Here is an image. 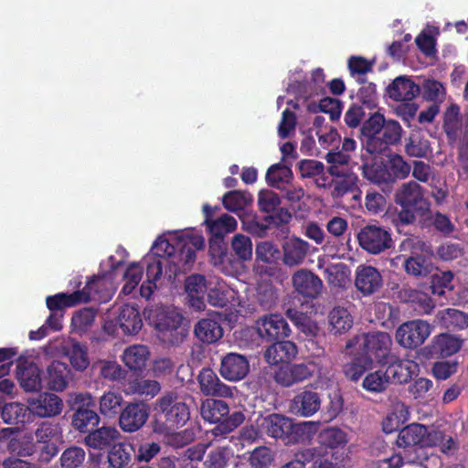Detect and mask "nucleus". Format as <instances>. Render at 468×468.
Listing matches in <instances>:
<instances>
[{"instance_id":"nucleus-1","label":"nucleus","mask_w":468,"mask_h":468,"mask_svg":"<svg viewBox=\"0 0 468 468\" xmlns=\"http://www.w3.org/2000/svg\"><path fill=\"white\" fill-rule=\"evenodd\" d=\"M394 201L400 207L398 220L401 225H411L417 218L420 228L429 224L431 202L424 197L423 187L417 182L403 183L396 191Z\"/></svg>"},{"instance_id":"nucleus-2","label":"nucleus","mask_w":468,"mask_h":468,"mask_svg":"<svg viewBox=\"0 0 468 468\" xmlns=\"http://www.w3.org/2000/svg\"><path fill=\"white\" fill-rule=\"evenodd\" d=\"M149 319L158 332L160 340L170 346H178L186 338L189 325L183 314L173 307H159Z\"/></svg>"},{"instance_id":"nucleus-3","label":"nucleus","mask_w":468,"mask_h":468,"mask_svg":"<svg viewBox=\"0 0 468 468\" xmlns=\"http://www.w3.org/2000/svg\"><path fill=\"white\" fill-rule=\"evenodd\" d=\"M191 395L181 396L176 390L165 391L155 401V410L163 425L167 430L185 426L190 420V407L187 400Z\"/></svg>"},{"instance_id":"nucleus-4","label":"nucleus","mask_w":468,"mask_h":468,"mask_svg":"<svg viewBox=\"0 0 468 468\" xmlns=\"http://www.w3.org/2000/svg\"><path fill=\"white\" fill-rule=\"evenodd\" d=\"M200 414L205 421L217 424L212 429V434L216 437L230 433L245 420L241 411H234L229 414V404L224 400L215 399H207L202 401Z\"/></svg>"},{"instance_id":"nucleus-5","label":"nucleus","mask_w":468,"mask_h":468,"mask_svg":"<svg viewBox=\"0 0 468 468\" xmlns=\"http://www.w3.org/2000/svg\"><path fill=\"white\" fill-rule=\"evenodd\" d=\"M359 338L362 340L359 345L361 355L364 357H369L370 363L373 364L375 361L378 364H382L391 356L390 348L392 339L388 333L377 331L365 333L360 336L356 335L346 343V347H353L358 343Z\"/></svg>"},{"instance_id":"nucleus-6","label":"nucleus","mask_w":468,"mask_h":468,"mask_svg":"<svg viewBox=\"0 0 468 468\" xmlns=\"http://www.w3.org/2000/svg\"><path fill=\"white\" fill-rule=\"evenodd\" d=\"M359 246L372 255H378L393 246L390 232L378 224H367L358 231Z\"/></svg>"},{"instance_id":"nucleus-7","label":"nucleus","mask_w":468,"mask_h":468,"mask_svg":"<svg viewBox=\"0 0 468 468\" xmlns=\"http://www.w3.org/2000/svg\"><path fill=\"white\" fill-rule=\"evenodd\" d=\"M431 333V326L426 321L417 319L403 323L395 333L397 343L407 349L421 346Z\"/></svg>"},{"instance_id":"nucleus-8","label":"nucleus","mask_w":468,"mask_h":468,"mask_svg":"<svg viewBox=\"0 0 468 468\" xmlns=\"http://www.w3.org/2000/svg\"><path fill=\"white\" fill-rule=\"evenodd\" d=\"M150 408L144 402H129L119 415V426L124 432H135L147 421Z\"/></svg>"},{"instance_id":"nucleus-9","label":"nucleus","mask_w":468,"mask_h":468,"mask_svg":"<svg viewBox=\"0 0 468 468\" xmlns=\"http://www.w3.org/2000/svg\"><path fill=\"white\" fill-rule=\"evenodd\" d=\"M154 257L153 259H164L168 270L165 274L168 278L176 277L178 273L184 271L183 265L179 264V250L177 248V239L174 243L166 239L159 238L151 249Z\"/></svg>"},{"instance_id":"nucleus-10","label":"nucleus","mask_w":468,"mask_h":468,"mask_svg":"<svg viewBox=\"0 0 468 468\" xmlns=\"http://www.w3.org/2000/svg\"><path fill=\"white\" fill-rule=\"evenodd\" d=\"M314 370L304 363L292 364L290 362L279 366L273 372L274 381L284 388L310 378Z\"/></svg>"},{"instance_id":"nucleus-11","label":"nucleus","mask_w":468,"mask_h":468,"mask_svg":"<svg viewBox=\"0 0 468 468\" xmlns=\"http://www.w3.org/2000/svg\"><path fill=\"white\" fill-rule=\"evenodd\" d=\"M259 335L271 342L283 339L290 335L291 329L287 321L278 314L265 315L257 322Z\"/></svg>"},{"instance_id":"nucleus-12","label":"nucleus","mask_w":468,"mask_h":468,"mask_svg":"<svg viewBox=\"0 0 468 468\" xmlns=\"http://www.w3.org/2000/svg\"><path fill=\"white\" fill-rule=\"evenodd\" d=\"M204 247V237L193 230L187 231L177 238L179 264L183 265L184 271L189 270L196 261V251L203 250Z\"/></svg>"},{"instance_id":"nucleus-13","label":"nucleus","mask_w":468,"mask_h":468,"mask_svg":"<svg viewBox=\"0 0 468 468\" xmlns=\"http://www.w3.org/2000/svg\"><path fill=\"white\" fill-rule=\"evenodd\" d=\"M16 374L20 387L25 391L35 392L43 388V372L33 361L19 358Z\"/></svg>"},{"instance_id":"nucleus-14","label":"nucleus","mask_w":468,"mask_h":468,"mask_svg":"<svg viewBox=\"0 0 468 468\" xmlns=\"http://www.w3.org/2000/svg\"><path fill=\"white\" fill-rule=\"evenodd\" d=\"M250 372L248 358L238 353H228L221 358L219 373L223 378L237 382L246 378Z\"/></svg>"},{"instance_id":"nucleus-15","label":"nucleus","mask_w":468,"mask_h":468,"mask_svg":"<svg viewBox=\"0 0 468 468\" xmlns=\"http://www.w3.org/2000/svg\"><path fill=\"white\" fill-rule=\"evenodd\" d=\"M355 286L363 296H370L381 290L383 277L377 268L370 265H359L356 270Z\"/></svg>"},{"instance_id":"nucleus-16","label":"nucleus","mask_w":468,"mask_h":468,"mask_svg":"<svg viewBox=\"0 0 468 468\" xmlns=\"http://www.w3.org/2000/svg\"><path fill=\"white\" fill-rule=\"evenodd\" d=\"M321 402V396L318 392L304 389L290 400L289 411L299 417H312L320 410Z\"/></svg>"},{"instance_id":"nucleus-17","label":"nucleus","mask_w":468,"mask_h":468,"mask_svg":"<svg viewBox=\"0 0 468 468\" xmlns=\"http://www.w3.org/2000/svg\"><path fill=\"white\" fill-rule=\"evenodd\" d=\"M292 282L295 291L305 299H315L322 292V280L309 270L297 271L292 277Z\"/></svg>"},{"instance_id":"nucleus-18","label":"nucleus","mask_w":468,"mask_h":468,"mask_svg":"<svg viewBox=\"0 0 468 468\" xmlns=\"http://www.w3.org/2000/svg\"><path fill=\"white\" fill-rule=\"evenodd\" d=\"M201 393L205 396L232 398L233 392L229 386L223 383L216 372L210 367L202 368L197 376Z\"/></svg>"},{"instance_id":"nucleus-19","label":"nucleus","mask_w":468,"mask_h":468,"mask_svg":"<svg viewBox=\"0 0 468 468\" xmlns=\"http://www.w3.org/2000/svg\"><path fill=\"white\" fill-rule=\"evenodd\" d=\"M71 378V369L64 362L54 360L43 372V388L54 391H63Z\"/></svg>"},{"instance_id":"nucleus-20","label":"nucleus","mask_w":468,"mask_h":468,"mask_svg":"<svg viewBox=\"0 0 468 468\" xmlns=\"http://www.w3.org/2000/svg\"><path fill=\"white\" fill-rule=\"evenodd\" d=\"M402 128L399 122L395 120H385L383 128L378 138H373L371 142L372 154H382L388 149L390 145L398 144L401 140Z\"/></svg>"},{"instance_id":"nucleus-21","label":"nucleus","mask_w":468,"mask_h":468,"mask_svg":"<svg viewBox=\"0 0 468 468\" xmlns=\"http://www.w3.org/2000/svg\"><path fill=\"white\" fill-rule=\"evenodd\" d=\"M383 364L388 365L385 370L386 378L388 383L392 384H404L409 382L412 378V368L416 367L413 361L400 359L392 355L388 356Z\"/></svg>"},{"instance_id":"nucleus-22","label":"nucleus","mask_w":468,"mask_h":468,"mask_svg":"<svg viewBox=\"0 0 468 468\" xmlns=\"http://www.w3.org/2000/svg\"><path fill=\"white\" fill-rule=\"evenodd\" d=\"M64 408L63 400L56 394L44 392L30 403L31 414L40 418L59 415Z\"/></svg>"},{"instance_id":"nucleus-23","label":"nucleus","mask_w":468,"mask_h":468,"mask_svg":"<svg viewBox=\"0 0 468 468\" xmlns=\"http://www.w3.org/2000/svg\"><path fill=\"white\" fill-rule=\"evenodd\" d=\"M386 93L394 101H411L420 93V88L411 79L399 76L387 87Z\"/></svg>"},{"instance_id":"nucleus-24","label":"nucleus","mask_w":468,"mask_h":468,"mask_svg":"<svg viewBox=\"0 0 468 468\" xmlns=\"http://www.w3.org/2000/svg\"><path fill=\"white\" fill-rule=\"evenodd\" d=\"M120 437L121 433L115 427H96L85 436L83 442L86 446L94 450H109Z\"/></svg>"},{"instance_id":"nucleus-25","label":"nucleus","mask_w":468,"mask_h":468,"mask_svg":"<svg viewBox=\"0 0 468 468\" xmlns=\"http://www.w3.org/2000/svg\"><path fill=\"white\" fill-rule=\"evenodd\" d=\"M463 341L449 334H440L433 337L426 346L428 354L432 357H447L456 354L462 347Z\"/></svg>"},{"instance_id":"nucleus-26","label":"nucleus","mask_w":468,"mask_h":468,"mask_svg":"<svg viewBox=\"0 0 468 468\" xmlns=\"http://www.w3.org/2000/svg\"><path fill=\"white\" fill-rule=\"evenodd\" d=\"M298 353L296 345L289 340H276L265 351L264 357L269 364H285L292 360Z\"/></svg>"},{"instance_id":"nucleus-27","label":"nucleus","mask_w":468,"mask_h":468,"mask_svg":"<svg viewBox=\"0 0 468 468\" xmlns=\"http://www.w3.org/2000/svg\"><path fill=\"white\" fill-rule=\"evenodd\" d=\"M463 122L464 116H462L460 107L456 103H451L443 112L442 123L449 144H453L460 138Z\"/></svg>"},{"instance_id":"nucleus-28","label":"nucleus","mask_w":468,"mask_h":468,"mask_svg":"<svg viewBox=\"0 0 468 468\" xmlns=\"http://www.w3.org/2000/svg\"><path fill=\"white\" fill-rule=\"evenodd\" d=\"M89 299L84 292H73L71 293L59 292L54 295H49L46 298V304L50 312L59 313L64 314L67 308L76 306L80 303H85Z\"/></svg>"},{"instance_id":"nucleus-29","label":"nucleus","mask_w":468,"mask_h":468,"mask_svg":"<svg viewBox=\"0 0 468 468\" xmlns=\"http://www.w3.org/2000/svg\"><path fill=\"white\" fill-rule=\"evenodd\" d=\"M292 419L278 413H271L262 418L261 430L270 437L285 441Z\"/></svg>"},{"instance_id":"nucleus-30","label":"nucleus","mask_w":468,"mask_h":468,"mask_svg":"<svg viewBox=\"0 0 468 468\" xmlns=\"http://www.w3.org/2000/svg\"><path fill=\"white\" fill-rule=\"evenodd\" d=\"M100 420L98 413L85 405L79 406L71 415L72 428L81 433L90 432L99 425Z\"/></svg>"},{"instance_id":"nucleus-31","label":"nucleus","mask_w":468,"mask_h":468,"mask_svg":"<svg viewBox=\"0 0 468 468\" xmlns=\"http://www.w3.org/2000/svg\"><path fill=\"white\" fill-rule=\"evenodd\" d=\"M134 458V448L129 442L116 441L107 452V462L111 468H127Z\"/></svg>"},{"instance_id":"nucleus-32","label":"nucleus","mask_w":468,"mask_h":468,"mask_svg":"<svg viewBox=\"0 0 468 468\" xmlns=\"http://www.w3.org/2000/svg\"><path fill=\"white\" fill-rule=\"evenodd\" d=\"M117 323L125 335H136L143 326V321L138 308L134 305L124 304L120 309Z\"/></svg>"},{"instance_id":"nucleus-33","label":"nucleus","mask_w":468,"mask_h":468,"mask_svg":"<svg viewBox=\"0 0 468 468\" xmlns=\"http://www.w3.org/2000/svg\"><path fill=\"white\" fill-rule=\"evenodd\" d=\"M185 290L189 297L191 306L196 309L205 307L204 296L207 292L206 279L201 274H192L186 279Z\"/></svg>"},{"instance_id":"nucleus-34","label":"nucleus","mask_w":468,"mask_h":468,"mask_svg":"<svg viewBox=\"0 0 468 468\" xmlns=\"http://www.w3.org/2000/svg\"><path fill=\"white\" fill-rule=\"evenodd\" d=\"M425 425L411 423L399 430L396 443L399 448L408 449L418 446L422 448Z\"/></svg>"},{"instance_id":"nucleus-35","label":"nucleus","mask_w":468,"mask_h":468,"mask_svg":"<svg viewBox=\"0 0 468 468\" xmlns=\"http://www.w3.org/2000/svg\"><path fill=\"white\" fill-rule=\"evenodd\" d=\"M195 335L203 343L212 344L223 335V329L218 319L209 317L199 320L195 325Z\"/></svg>"},{"instance_id":"nucleus-36","label":"nucleus","mask_w":468,"mask_h":468,"mask_svg":"<svg viewBox=\"0 0 468 468\" xmlns=\"http://www.w3.org/2000/svg\"><path fill=\"white\" fill-rule=\"evenodd\" d=\"M309 250L308 242L294 238L287 240L283 245L282 261L285 265L292 267L301 264Z\"/></svg>"},{"instance_id":"nucleus-37","label":"nucleus","mask_w":468,"mask_h":468,"mask_svg":"<svg viewBox=\"0 0 468 468\" xmlns=\"http://www.w3.org/2000/svg\"><path fill=\"white\" fill-rule=\"evenodd\" d=\"M318 429L314 421H302L298 423L291 421L289 432L287 433L285 443L297 444L309 442Z\"/></svg>"},{"instance_id":"nucleus-38","label":"nucleus","mask_w":468,"mask_h":468,"mask_svg":"<svg viewBox=\"0 0 468 468\" xmlns=\"http://www.w3.org/2000/svg\"><path fill=\"white\" fill-rule=\"evenodd\" d=\"M77 292H84L86 296L89 297L85 301L96 303H107L112 298V292L106 286V281L103 277L93 276L90 278L82 290Z\"/></svg>"},{"instance_id":"nucleus-39","label":"nucleus","mask_w":468,"mask_h":468,"mask_svg":"<svg viewBox=\"0 0 468 468\" xmlns=\"http://www.w3.org/2000/svg\"><path fill=\"white\" fill-rule=\"evenodd\" d=\"M386 118L383 114L376 112L372 113L369 118L362 124L361 135L362 143L366 150L372 154L371 142L373 138H378L380 134L381 129L383 128Z\"/></svg>"},{"instance_id":"nucleus-40","label":"nucleus","mask_w":468,"mask_h":468,"mask_svg":"<svg viewBox=\"0 0 468 468\" xmlns=\"http://www.w3.org/2000/svg\"><path fill=\"white\" fill-rule=\"evenodd\" d=\"M436 446H439L445 454H450L456 449V443L452 436H447L443 431L425 426L422 448Z\"/></svg>"},{"instance_id":"nucleus-41","label":"nucleus","mask_w":468,"mask_h":468,"mask_svg":"<svg viewBox=\"0 0 468 468\" xmlns=\"http://www.w3.org/2000/svg\"><path fill=\"white\" fill-rule=\"evenodd\" d=\"M1 418L9 425H24L32 420V414L30 407L19 402H10L5 406Z\"/></svg>"},{"instance_id":"nucleus-42","label":"nucleus","mask_w":468,"mask_h":468,"mask_svg":"<svg viewBox=\"0 0 468 468\" xmlns=\"http://www.w3.org/2000/svg\"><path fill=\"white\" fill-rule=\"evenodd\" d=\"M329 331L334 335L346 333L353 325V318L347 309L335 307L328 314Z\"/></svg>"},{"instance_id":"nucleus-43","label":"nucleus","mask_w":468,"mask_h":468,"mask_svg":"<svg viewBox=\"0 0 468 468\" xmlns=\"http://www.w3.org/2000/svg\"><path fill=\"white\" fill-rule=\"evenodd\" d=\"M265 177L269 186L282 188L292 180L293 175L289 165L280 162L268 168Z\"/></svg>"},{"instance_id":"nucleus-44","label":"nucleus","mask_w":468,"mask_h":468,"mask_svg":"<svg viewBox=\"0 0 468 468\" xmlns=\"http://www.w3.org/2000/svg\"><path fill=\"white\" fill-rule=\"evenodd\" d=\"M149 357L145 346L137 345L127 347L122 355V361L131 370L140 371L144 368Z\"/></svg>"},{"instance_id":"nucleus-45","label":"nucleus","mask_w":468,"mask_h":468,"mask_svg":"<svg viewBox=\"0 0 468 468\" xmlns=\"http://www.w3.org/2000/svg\"><path fill=\"white\" fill-rule=\"evenodd\" d=\"M392 183L398 180H403L409 176L411 171V165L404 160V158L398 154H392L388 156L386 161H383Z\"/></svg>"},{"instance_id":"nucleus-46","label":"nucleus","mask_w":468,"mask_h":468,"mask_svg":"<svg viewBox=\"0 0 468 468\" xmlns=\"http://www.w3.org/2000/svg\"><path fill=\"white\" fill-rule=\"evenodd\" d=\"M362 174L366 179L375 185L387 186L393 185L384 162L363 165Z\"/></svg>"},{"instance_id":"nucleus-47","label":"nucleus","mask_w":468,"mask_h":468,"mask_svg":"<svg viewBox=\"0 0 468 468\" xmlns=\"http://www.w3.org/2000/svg\"><path fill=\"white\" fill-rule=\"evenodd\" d=\"M123 397L121 393L108 391L100 398V412L107 418H114L120 415L123 404Z\"/></svg>"},{"instance_id":"nucleus-48","label":"nucleus","mask_w":468,"mask_h":468,"mask_svg":"<svg viewBox=\"0 0 468 468\" xmlns=\"http://www.w3.org/2000/svg\"><path fill=\"white\" fill-rule=\"evenodd\" d=\"M404 268L408 274L414 277H421L431 274L433 265L424 255L416 254L405 260Z\"/></svg>"},{"instance_id":"nucleus-49","label":"nucleus","mask_w":468,"mask_h":468,"mask_svg":"<svg viewBox=\"0 0 468 468\" xmlns=\"http://www.w3.org/2000/svg\"><path fill=\"white\" fill-rule=\"evenodd\" d=\"M237 225V220L232 216L224 214L211 221L207 227L210 233V238L224 239L227 234L236 230Z\"/></svg>"},{"instance_id":"nucleus-50","label":"nucleus","mask_w":468,"mask_h":468,"mask_svg":"<svg viewBox=\"0 0 468 468\" xmlns=\"http://www.w3.org/2000/svg\"><path fill=\"white\" fill-rule=\"evenodd\" d=\"M256 301L262 310L272 309L278 302V291L271 282H264L258 285Z\"/></svg>"},{"instance_id":"nucleus-51","label":"nucleus","mask_w":468,"mask_h":468,"mask_svg":"<svg viewBox=\"0 0 468 468\" xmlns=\"http://www.w3.org/2000/svg\"><path fill=\"white\" fill-rule=\"evenodd\" d=\"M358 177L352 172L342 177L333 178V189L331 195L335 198L342 197L347 193H353L358 188Z\"/></svg>"},{"instance_id":"nucleus-52","label":"nucleus","mask_w":468,"mask_h":468,"mask_svg":"<svg viewBox=\"0 0 468 468\" xmlns=\"http://www.w3.org/2000/svg\"><path fill=\"white\" fill-rule=\"evenodd\" d=\"M357 82L363 84L356 93L359 102L368 110L375 109L378 106V101L376 84L367 82L362 77L357 78Z\"/></svg>"},{"instance_id":"nucleus-53","label":"nucleus","mask_w":468,"mask_h":468,"mask_svg":"<svg viewBox=\"0 0 468 468\" xmlns=\"http://www.w3.org/2000/svg\"><path fill=\"white\" fill-rule=\"evenodd\" d=\"M372 367L369 357H364L361 354L356 355L349 363L344 367V374L346 378L357 381L365 372Z\"/></svg>"},{"instance_id":"nucleus-54","label":"nucleus","mask_w":468,"mask_h":468,"mask_svg":"<svg viewBox=\"0 0 468 468\" xmlns=\"http://www.w3.org/2000/svg\"><path fill=\"white\" fill-rule=\"evenodd\" d=\"M441 319L444 326L450 330H463L468 327V314L454 308L445 309Z\"/></svg>"},{"instance_id":"nucleus-55","label":"nucleus","mask_w":468,"mask_h":468,"mask_svg":"<svg viewBox=\"0 0 468 468\" xmlns=\"http://www.w3.org/2000/svg\"><path fill=\"white\" fill-rule=\"evenodd\" d=\"M320 447L336 449L346 443V434L339 428H327L319 434Z\"/></svg>"},{"instance_id":"nucleus-56","label":"nucleus","mask_w":468,"mask_h":468,"mask_svg":"<svg viewBox=\"0 0 468 468\" xmlns=\"http://www.w3.org/2000/svg\"><path fill=\"white\" fill-rule=\"evenodd\" d=\"M430 280V288L433 294L442 296L445 294L446 290L452 291L453 289V273L451 271H438L431 275Z\"/></svg>"},{"instance_id":"nucleus-57","label":"nucleus","mask_w":468,"mask_h":468,"mask_svg":"<svg viewBox=\"0 0 468 468\" xmlns=\"http://www.w3.org/2000/svg\"><path fill=\"white\" fill-rule=\"evenodd\" d=\"M231 250L239 261H246L252 257V242L250 237L243 234H236L231 241Z\"/></svg>"},{"instance_id":"nucleus-58","label":"nucleus","mask_w":468,"mask_h":468,"mask_svg":"<svg viewBox=\"0 0 468 468\" xmlns=\"http://www.w3.org/2000/svg\"><path fill=\"white\" fill-rule=\"evenodd\" d=\"M209 255L214 264L232 263L233 255L228 252V244L224 239L209 238Z\"/></svg>"},{"instance_id":"nucleus-59","label":"nucleus","mask_w":468,"mask_h":468,"mask_svg":"<svg viewBox=\"0 0 468 468\" xmlns=\"http://www.w3.org/2000/svg\"><path fill=\"white\" fill-rule=\"evenodd\" d=\"M343 103L340 100L325 97L320 100L318 104L309 106V110L317 112H322L330 115L331 121L339 120L342 112Z\"/></svg>"},{"instance_id":"nucleus-60","label":"nucleus","mask_w":468,"mask_h":468,"mask_svg":"<svg viewBox=\"0 0 468 468\" xmlns=\"http://www.w3.org/2000/svg\"><path fill=\"white\" fill-rule=\"evenodd\" d=\"M86 458L85 451L80 446H70L63 451L59 462L62 468H80Z\"/></svg>"},{"instance_id":"nucleus-61","label":"nucleus","mask_w":468,"mask_h":468,"mask_svg":"<svg viewBox=\"0 0 468 468\" xmlns=\"http://www.w3.org/2000/svg\"><path fill=\"white\" fill-rule=\"evenodd\" d=\"M69 361L73 368L77 371H84L90 365L88 348L80 342H74L69 352Z\"/></svg>"},{"instance_id":"nucleus-62","label":"nucleus","mask_w":468,"mask_h":468,"mask_svg":"<svg viewBox=\"0 0 468 468\" xmlns=\"http://www.w3.org/2000/svg\"><path fill=\"white\" fill-rule=\"evenodd\" d=\"M420 90L424 100L437 104L438 102H441L446 95L444 86L436 80H424Z\"/></svg>"},{"instance_id":"nucleus-63","label":"nucleus","mask_w":468,"mask_h":468,"mask_svg":"<svg viewBox=\"0 0 468 468\" xmlns=\"http://www.w3.org/2000/svg\"><path fill=\"white\" fill-rule=\"evenodd\" d=\"M281 260V251L272 242L263 241L256 247L257 263H275Z\"/></svg>"},{"instance_id":"nucleus-64","label":"nucleus","mask_w":468,"mask_h":468,"mask_svg":"<svg viewBox=\"0 0 468 468\" xmlns=\"http://www.w3.org/2000/svg\"><path fill=\"white\" fill-rule=\"evenodd\" d=\"M388 384L385 371L377 370L365 377L362 386L367 391L380 393L388 388Z\"/></svg>"}]
</instances>
